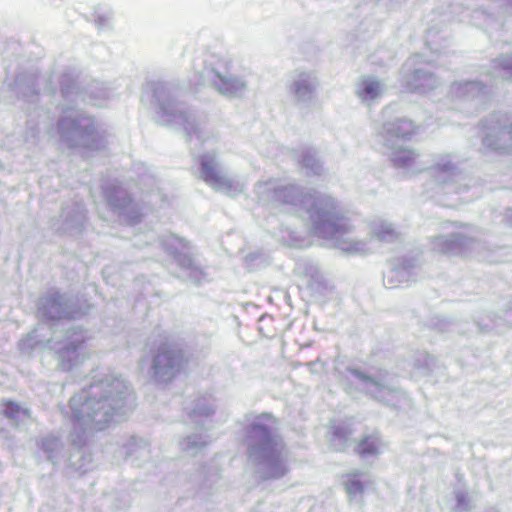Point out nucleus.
I'll use <instances>...</instances> for the list:
<instances>
[{
	"instance_id": "f257e3e1",
	"label": "nucleus",
	"mask_w": 512,
	"mask_h": 512,
	"mask_svg": "<svg viewBox=\"0 0 512 512\" xmlns=\"http://www.w3.org/2000/svg\"><path fill=\"white\" fill-rule=\"evenodd\" d=\"M188 363L185 351L176 346L164 345L159 348L154 358L156 370H165L172 376L181 372Z\"/></svg>"
},
{
	"instance_id": "f03ea898",
	"label": "nucleus",
	"mask_w": 512,
	"mask_h": 512,
	"mask_svg": "<svg viewBox=\"0 0 512 512\" xmlns=\"http://www.w3.org/2000/svg\"><path fill=\"white\" fill-rule=\"evenodd\" d=\"M201 176L203 180L214 188L228 185V180L218 171L211 160H203L201 163Z\"/></svg>"
},
{
	"instance_id": "7ed1b4c3",
	"label": "nucleus",
	"mask_w": 512,
	"mask_h": 512,
	"mask_svg": "<svg viewBox=\"0 0 512 512\" xmlns=\"http://www.w3.org/2000/svg\"><path fill=\"white\" fill-rule=\"evenodd\" d=\"M253 430L261 438V449L263 451L272 452L276 449L278 443L273 438L271 430L261 425L253 426Z\"/></svg>"
},
{
	"instance_id": "20e7f679",
	"label": "nucleus",
	"mask_w": 512,
	"mask_h": 512,
	"mask_svg": "<svg viewBox=\"0 0 512 512\" xmlns=\"http://www.w3.org/2000/svg\"><path fill=\"white\" fill-rule=\"evenodd\" d=\"M355 450L362 457L375 455L378 453L377 440L371 436H366L357 443Z\"/></svg>"
},
{
	"instance_id": "39448f33",
	"label": "nucleus",
	"mask_w": 512,
	"mask_h": 512,
	"mask_svg": "<svg viewBox=\"0 0 512 512\" xmlns=\"http://www.w3.org/2000/svg\"><path fill=\"white\" fill-rule=\"evenodd\" d=\"M380 93V83L375 80H364L361 83L360 95L369 98H375Z\"/></svg>"
},
{
	"instance_id": "423d86ee",
	"label": "nucleus",
	"mask_w": 512,
	"mask_h": 512,
	"mask_svg": "<svg viewBox=\"0 0 512 512\" xmlns=\"http://www.w3.org/2000/svg\"><path fill=\"white\" fill-rule=\"evenodd\" d=\"M394 135L396 137H408L415 133V126L411 121L399 120L394 127Z\"/></svg>"
},
{
	"instance_id": "0eeeda50",
	"label": "nucleus",
	"mask_w": 512,
	"mask_h": 512,
	"mask_svg": "<svg viewBox=\"0 0 512 512\" xmlns=\"http://www.w3.org/2000/svg\"><path fill=\"white\" fill-rule=\"evenodd\" d=\"M355 476L356 475H353L345 483V489L350 496H356L364 491L363 483L357 480Z\"/></svg>"
},
{
	"instance_id": "6e6552de",
	"label": "nucleus",
	"mask_w": 512,
	"mask_h": 512,
	"mask_svg": "<svg viewBox=\"0 0 512 512\" xmlns=\"http://www.w3.org/2000/svg\"><path fill=\"white\" fill-rule=\"evenodd\" d=\"M323 207L327 208L328 211L335 210V208H336L334 201L331 200V199L325 200V203L323 201H320L318 203H314L313 208L315 210V213L319 217H323L324 216V213H322V208Z\"/></svg>"
},
{
	"instance_id": "1a4fd4ad",
	"label": "nucleus",
	"mask_w": 512,
	"mask_h": 512,
	"mask_svg": "<svg viewBox=\"0 0 512 512\" xmlns=\"http://www.w3.org/2000/svg\"><path fill=\"white\" fill-rule=\"evenodd\" d=\"M405 153H407V156H405V157H398L397 160L403 159V161H407V160H413L414 159V153L412 151H405Z\"/></svg>"
},
{
	"instance_id": "9d476101",
	"label": "nucleus",
	"mask_w": 512,
	"mask_h": 512,
	"mask_svg": "<svg viewBox=\"0 0 512 512\" xmlns=\"http://www.w3.org/2000/svg\"><path fill=\"white\" fill-rule=\"evenodd\" d=\"M333 226H334V232H335V233H339V232H345V231H347V227H346V226H344V225H343V226H339V227H338V226H336V224H335V223H333Z\"/></svg>"
},
{
	"instance_id": "9b49d317",
	"label": "nucleus",
	"mask_w": 512,
	"mask_h": 512,
	"mask_svg": "<svg viewBox=\"0 0 512 512\" xmlns=\"http://www.w3.org/2000/svg\"><path fill=\"white\" fill-rule=\"evenodd\" d=\"M333 218H334L336 221H341V220H343V217H342V216H338V215H337V216H335V217H333Z\"/></svg>"
}]
</instances>
